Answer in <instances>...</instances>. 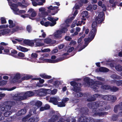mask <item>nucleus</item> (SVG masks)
<instances>
[{"label":"nucleus","mask_w":122,"mask_h":122,"mask_svg":"<svg viewBox=\"0 0 122 122\" xmlns=\"http://www.w3.org/2000/svg\"><path fill=\"white\" fill-rule=\"evenodd\" d=\"M26 29L29 32H30L31 30V26L30 25H28L26 27Z\"/></svg>","instance_id":"55"},{"label":"nucleus","mask_w":122,"mask_h":122,"mask_svg":"<svg viewBox=\"0 0 122 122\" xmlns=\"http://www.w3.org/2000/svg\"><path fill=\"white\" fill-rule=\"evenodd\" d=\"M26 112L25 109H23L19 111L17 113L18 116H20L25 114Z\"/></svg>","instance_id":"18"},{"label":"nucleus","mask_w":122,"mask_h":122,"mask_svg":"<svg viewBox=\"0 0 122 122\" xmlns=\"http://www.w3.org/2000/svg\"><path fill=\"white\" fill-rule=\"evenodd\" d=\"M34 93L31 91L25 92H21L15 95L13 97V99L17 101H20L26 99L28 97L32 96Z\"/></svg>","instance_id":"2"},{"label":"nucleus","mask_w":122,"mask_h":122,"mask_svg":"<svg viewBox=\"0 0 122 122\" xmlns=\"http://www.w3.org/2000/svg\"><path fill=\"white\" fill-rule=\"evenodd\" d=\"M4 104L5 105V107H3V106L0 104V110L2 111H6L10 110L11 106L15 104L14 102L10 101H8L5 102Z\"/></svg>","instance_id":"5"},{"label":"nucleus","mask_w":122,"mask_h":122,"mask_svg":"<svg viewBox=\"0 0 122 122\" xmlns=\"http://www.w3.org/2000/svg\"><path fill=\"white\" fill-rule=\"evenodd\" d=\"M56 24V23L55 22L54 24H53L52 23H51L50 21H47L45 22L44 24V25L46 26H47L49 25L51 26H53Z\"/></svg>","instance_id":"28"},{"label":"nucleus","mask_w":122,"mask_h":122,"mask_svg":"<svg viewBox=\"0 0 122 122\" xmlns=\"http://www.w3.org/2000/svg\"><path fill=\"white\" fill-rule=\"evenodd\" d=\"M57 90L56 89H54L52 91H51V94L52 95H54L57 92Z\"/></svg>","instance_id":"56"},{"label":"nucleus","mask_w":122,"mask_h":122,"mask_svg":"<svg viewBox=\"0 0 122 122\" xmlns=\"http://www.w3.org/2000/svg\"><path fill=\"white\" fill-rule=\"evenodd\" d=\"M1 22L2 24L5 23H6V21L5 18L4 17L1 18Z\"/></svg>","instance_id":"57"},{"label":"nucleus","mask_w":122,"mask_h":122,"mask_svg":"<svg viewBox=\"0 0 122 122\" xmlns=\"http://www.w3.org/2000/svg\"><path fill=\"white\" fill-rule=\"evenodd\" d=\"M37 109L36 107H33V108L31 109L30 110L31 111L33 112L34 113H36V111Z\"/></svg>","instance_id":"52"},{"label":"nucleus","mask_w":122,"mask_h":122,"mask_svg":"<svg viewBox=\"0 0 122 122\" xmlns=\"http://www.w3.org/2000/svg\"><path fill=\"white\" fill-rule=\"evenodd\" d=\"M111 107L110 105H107V104L103 108H100L99 110L102 111L105 110H107L109 109H110Z\"/></svg>","instance_id":"24"},{"label":"nucleus","mask_w":122,"mask_h":122,"mask_svg":"<svg viewBox=\"0 0 122 122\" xmlns=\"http://www.w3.org/2000/svg\"><path fill=\"white\" fill-rule=\"evenodd\" d=\"M42 102L40 101H37L35 103L36 106H37L38 107H41L42 105Z\"/></svg>","instance_id":"43"},{"label":"nucleus","mask_w":122,"mask_h":122,"mask_svg":"<svg viewBox=\"0 0 122 122\" xmlns=\"http://www.w3.org/2000/svg\"><path fill=\"white\" fill-rule=\"evenodd\" d=\"M99 96V95L98 94H95L93 96H91L90 98H88L87 101L88 102H91L95 101L96 100V98Z\"/></svg>","instance_id":"13"},{"label":"nucleus","mask_w":122,"mask_h":122,"mask_svg":"<svg viewBox=\"0 0 122 122\" xmlns=\"http://www.w3.org/2000/svg\"><path fill=\"white\" fill-rule=\"evenodd\" d=\"M47 19L48 20L51 21L52 24H53L55 22L56 23V21L58 20V18H57L56 19H54L52 17H48Z\"/></svg>","instance_id":"27"},{"label":"nucleus","mask_w":122,"mask_h":122,"mask_svg":"<svg viewBox=\"0 0 122 122\" xmlns=\"http://www.w3.org/2000/svg\"><path fill=\"white\" fill-rule=\"evenodd\" d=\"M94 122H103V121L102 119H95L94 120Z\"/></svg>","instance_id":"64"},{"label":"nucleus","mask_w":122,"mask_h":122,"mask_svg":"<svg viewBox=\"0 0 122 122\" xmlns=\"http://www.w3.org/2000/svg\"><path fill=\"white\" fill-rule=\"evenodd\" d=\"M88 111V110L86 107H84L81 108L80 112L82 114L86 115Z\"/></svg>","instance_id":"17"},{"label":"nucleus","mask_w":122,"mask_h":122,"mask_svg":"<svg viewBox=\"0 0 122 122\" xmlns=\"http://www.w3.org/2000/svg\"><path fill=\"white\" fill-rule=\"evenodd\" d=\"M102 88L106 90L110 89L111 91L113 92H116L119 90V88L116 86H113L111 87L107 85H105L102 86Z\"/></svg>","instance_id":"8"},{"label":"nucleus","mask_w":122,"mask_h":122,"mask_svg":"<svg viewBox=\"0 0 122 122\" xmlns=\"http://www.w3.org/2000/svg\"><path fill=\"white\" fill-rule=\"evenodd\" d=\"M92 34H91V31L90 33V35L91 37V38H85L84 39L85 44V45L83 46V47L81 49L80 48L79 51H80L81 50L84 48L86 47L88 44L89 43L92 41L94 38H93L92 37Z\"/></svg>","instance_id":"9"},{"label":"nucleus","mask_w":122,"mask_h":122,"mask_svg":"<svg viewBox=\"0 0 122 122\" xmlns=\"http://www.w3.org/2000/svg\"><path fill=\"white\" fill-rule=\"evenodd\" d=\"M31 116V114H29L23 118L22 121L23 122H25L28 121L29 118Z\"/></svg>","instance_id":"29"},{"label":"nucleus","mask_w":122,"mask_h":122,"mask_svg":"<svg viewBox=\"0 0 122 122\" xmlns=\"http://www.w3.org/2000/svg\"><path fill=\"white\" fill-rule=\"evenodd\" d=\"M94 102L90 103L88 104V106L90 109H92V115L95 116H103L104 115H107L108 114V112H101L99 111V109L96 108V107L94 106L93 105Z\"/></svg>","instance_id":"4"},{"label":"nucleus","mask_w":122,"mask_h":122,"mask_svg":"<svg viewBox=\"0 0 122 122\" xmlns=\"http://www.w3.org/2000/svg\"><path fill=\"white\" fill-rule=\"evenodd\" d=\"M23 28L21 27H19L18 26H16L15 28H13L11 30V32L12 33L16 31L19 30H22Z\"/></svg>","instance_id":"23"},{"label":"nucleus","mask_w":122,"mask_h":122,"mask_svg":"<svg viewBox=\"0 0 122 122\" xmlns=\"http://www.w3.org/2000/svg\"><path fill=\"white\" fill-rule=\"evenodd\" d=\"M23 42L25 44L30 46H32L34 45V43L33 41L29 40H24Z\"/></svg>","instance_id":"20"},{"label":"nucleus","mask_w":122,"mask_h":122,"mask_svg":"<svg viewBox=\"0 0 122 122\" xmlns=\"http://www.w3.org/2000/svg\"><path fill=\"white\" fill-rule=\"evenodd\" d=\"M70 84L72 86H73V89H72V90L74 89V87H78L77 86H80L81 85V84L80 83H77L76 82L74 81L71 82ZM78 87H79L78 86Z\"/></svg>","instance_id":"25"},{"label":"nucleus","mask_w":122,"mask_h":122,"mask_svg":"<svg viewBox=\"0 0 122 122\" xmlns=\"http://www.w3.org/2000/svg\"><path fill=\"white\" fill-rule=\"evenodd\" d=\"M46 10V9L44 7H42L39 9V12H42V13H45L46 15H47V12H44V11H45Z\"/></svg>","instance_id":"38"},{"label":"nucleus","mask_w":122,"mask_h":122,"mask_svg":"<svg viewBox=\"0 0 122 122\" xmlns=\"http://www.w3.org/2000/svg\"><path fill=\"white\" fill-rule=\"evenodd\" d=\"M16 88V87L15 86L13 87L10 89L7 88H0V90H7L9 91H11L15 89Z\"/></svg>","instance_id":"30"},{"label":"nucleus","mask_w":122,"mask_h":122,"mask_svg":"<svg viewBox=\"0 0 122 122\" xmlns=\"http://www.w3.org/2000/svg\"><path fill=\"white\" fill-rule=\"evenodd\" d=\"M84 81L86 83L89 87L92 88L95 92H98L97 89L99 88L98 85H102V83L100 81H94L93 80L88 77H86L84 79Z\"/></svg>","instance_id":"3"},{"label":"nucleus","mask_w":122,"mask_h":122,"mask_svg":"<svg viewBox=\"0 0 122 122\" xmlns=\"http://www.w3.org/2000/svg\"><path fill=\"white\" fill-rule=\"evenodd\" d=\"M17 53V51L15 50H13L11 52V55L13 56H14Z\"/></svg>","instance_id":"53"},{"label":"nucleus","mask_w":122,"mask_h":122,"mask_svg":"<svg viewBox=\"0 0 122 122\" xmlns=\"http://www.w3.org/2000/svg\"><path fill=\"white\" fill-rule=\"evenodd\" d=\"M107 104V102L105 101H97L94 102L93 105L97 108L100 106L103 107L105 106Z\"/></svg>","instance_id":"10"},{"label":"nucleus","mask_w":122,"mask_h":122,"mask_svg":"<svg viewBox=\"0 0 122 122\" xmlns=\"http://www.w3.org/2000/svg\"><path fill=\"white\" fill-rule=\"evenodd\" d=\"M104 15L103 12H102L100 13L98 16L95 19L96 21L93 22L92 25V29L91 31V34H92V37L94 38L96 33L97 30V24L100 23L104 20L103 16Z\"/></svg>","instance_id":"1"},{"label":"nucleus","mask_w":122,"mask_h":122,"mask_svg":"<svg viewBox=\"0 0 122 122\" xmlns=\"http://www.w3.org/2000/svg\"><path fill=\"white\" fill-rule=\"evenodd\" d=\"M60 30L61 31L62 33H66L68 30L67 28L66 27H63Z\"/></svg>","instance_id":"45"},{"label":"nucleus","mask_w":122,"mask_h":122,"mask_svg":"<svg viewBox=\"0 0 122 122\" xmlns=\"http://www.w3.org/2000/svg\"><path fill=\"white\" fill-rule=\"evenodd\" d=\"M117 116L116 115H114L112 117V119L113 121H116L117 119Z\"/></svg>","instance_id":"51"},{"label":"nucleus","mask_w":122,"mask_h":122,"mask_svg":"<svg viewBox=\"0 0 122 122\" xmlns=\"http://www.w3.org/2000/svg\"><path fill=\"white\" fill-rule=\"evenodd\" d=\"M62 32L60 30H58L56 31V32H55L54 34V36L56 38L59 39H60L61 38L62 36L61 34Z\"/></svg>","instance_id":"14"},{"label":"nucleus","mask_w":122,"mask_h":122,"mask_svg":"<svg viewBox=\"0 0 122 122\" xmlns=\"http://www.w3.org/2000/svg\"><path fill=\"white\" fill-rule=\"evenodd\" d=\"M37 55L36 53H33L31 55L32 58H36L37 57Z\"/></svg>","instance_id":"62"},{"label":"nucleus","mask_w":122,"mask_h":122,"mask_svg":"<svg viewBox=\"0 0 122 122\" xmlns=\"http://www.w3.org/2000/svg\"><path fill=\"white\" fill-rule=\"evenodd\" d=\"M112 82L114 83H115L118 86H122V80H113L112 81Z\"/></svg>","instance_id":"26"},{"label":"nucleus","mask_w":122,"mask_h":122,"mask_svg":"<svg viewBox=\"0 0 122 122\" xmlns=\"http://www.w3.org/2000/svg\"><path fill=\"white\" fill-rule=\"evenodd\" d=\"M96 78L98 80L101 81H104L105 80L104 79L101 77H97Z\"/></svg>","instance_id":"58"},{"label":"nucleus","mask_w":122,"mask_h":122,"mask_svg":"<svg viewBox=\"0 0 122 122\" xmlns=\"http://www.w3.org/2000/svg\"><path fill=\"white\" fill-rule=\"evenodd\" d=\"M108 95H105L102 97V98L103 100H108Z\"/></svg>","instance_id":"60"},{"label":"nucleus","mask_w":122,"mask_h":122,"mask_svg":"<svg viewBox=\"0 0 122 122\" xmlns=\"http://www.w3.org/2000/svg\"><path fill=\"white\" fill-rule=\"evenodd\" d=\"M53 85L55 86V87H58L60 84H61V82L59 81H54V83H53Z\"/></svg>","instance_id":"32"},{"label":"nucleus","mask_w":122,"mask_h":122,"mask_svg":"<svg viewBox=\"0 0 122 122\" xmlns=\"http://www.w3.org/2000/svg\"><path fill=\"white\" fill-rule=\"evenodd\" d=\"M116 70L118 71H121L122 70V66L120 65H117L115 67Z\"/></svg>","instance_id":"37"},{"label":"nucleus","mask_w":122,"mask_h":122,"mask_svg":"<svg viewBox=\"0 0 122 122\" xmlns=\"http://www.w3.org/2000/svg\"><path fill=\"white\" fill-rule=\"evenodd\" d=\"M88 15V12L86 11H85L83 12L81 14V15L83 18L85 17H86Z\"/></svg>","instance_id":"34"},{"label":"nucleus","mask_w":122,"mask_h":122,"mask_svg":"<svg viewBox=\"0 0 122 122\" xmlns=\"http://www.w3.org/2000/svg\"><path fill=\"white\" fill-rule=\"evenodd\" d=\"M7 81L3 80L0 82V86H3L6 85L7 83Z\"/></svg>","instance_id":"49"},{"label":"nucleus","mask_w":122,"mask_h":122,"mask_svg":"<svg viewBox=\"0 0 122 122\" xmlns=\"http://www.w3.org/2000/svg\"><path fill=\"white\" fill-rule=\"evenodd\" d=\"M41 76L42 78H47L48 79H50L51 78V76H49L45 75L44 74L41 75Z\"/></svg>","instance_id":"46"},{"label":"nucleus","mask_w":122,"mask_h":122,"mask_svg":"<svg viewBox=\"0 0 122 122\" xmlns=\"http://www.w3.org/2000/svg\"><path fill=\"white\" fill-rule=\"evenodd\" d=\"M58 7L56 6L53 7L52 6H50V7H47L48 9L51 10H56L58 9Z\"/></svg>","instance_id":"48"},{"label":"nucleus","mask_w":122,"mask_h":122,"mask_svg":"<svg viewBox=\"0 0 122 122\" xmlns=\"http://www.w3.org/2000/svg\"><path fill=\"white\" fill-rule=\"evenodd\" d=\"M49 89H46L43 88L41 89L37 90H35V92L39 96H45L48 94L47 91H50Z\"/></svg>","instance_id":"6"},{"label":"nucleus","mask_w":122,"mask_h":122,"mask_svg":"<svg viewBox=\"0 0 122 122\" xmlns=\"http://www.w3.org/2000/svg\"><path fill=\"white\" fill-rule=\"evenodd\" d=\"M8 26V25H3L0 26V28H5L7 27Z\"/></svg>","instance_id":"61"},{"label":"nucleus","mask_w":122,"mask_h":122,"mask_svg":"<svg viewBox=\"0 0 122 122\" xmlns=\"http://www.w3.org/2000/svg\"><path fill=\"white\" fill-rule=\"evenodd\" d=\"M64 59L63 57H61L55 60H53L51 59H47L45 60L46 62H48L54 63L63 60Z\"/></svg>","instance_id":"12"},{"label":"nucleus","mask_w":122,"mask_h":122,"mask_svg":"<svg viewBox=\"0 0 122 122\" xmlns=\"http://www.w3.org/2000/svg\"><path fill=\"white\" fill-rule=\"evenodd\" d=\"M34 79L35 80H39V82L40 83H43L44 82V80L42 79H41V78H34Z\"/></svg>","instance_id":"50"},{"label":"nucleus","mask_w":122,"mask_h":122,"mask_svg":"<svg viewBox=\"0 0 122 122\" xmlns=\"http://www.w3.org/2000/svg\"><path fill=\"white\" fill-rule=\"evenodd\" d=\"M9 4L12 7V8H17L18 7V5L14 3L12 4L10 2L9 3Z\"/></svg>","instance_id":"39"},{"label":"nucleus","mask_w":122,"mask_h":122,"mask_svg":"<svg viewBox=\"0 0 122 122\" xmlns=\"http://www.w3.org/2000/svg\"><path fill=\"white\" fill-rule=\"evenodd\" d=\"M99 70L100 71L103 72H106L108 71H109V69H108L103 67L100 68Z\"/></svg>","instance_id":"35"},{"label":"nucleus","mask_w":122,"mask_h":122,"mask_svg":"<svg viewBox=\"0 0 122 122\" xmlns=\"http://www.w3.org/2000/svg\"><path fill=\"white\" fill-rule=\"evenodd\" d=\"M110 77L111 78L114 79L119 80L122 79V77L121 76L116 74L112 75Z\"/></svg>","instance_id":"21"},{"label":"nucleus","mask_w":122,"mask_h":122,"mask_svg":"<svg viewBox=\"0 0 122 122\" xmlns=\"http://www.w3.org/2000/svg\"><path fill=\"white\" fill-rule=\"evenodd\" d=\"M12 118L10 117L7 118L6 120L5 121L2 122H12Z\"/></svg>","instance_id":"47"},{"label":"nucleus","mask_w":122,"mask_h":122,"mask_svg":"<svg viewBox=\"0 0 122 122\" xmlns=\"http://www.w3.org/2000/svg\"><path fill=\"white\" fill-rule=\"evenodd\" d=\"M36 15V12L35 11L32 13L31 15L32 17H34Z\"/></svg>","instance_id":"59"},{"label":"nucleus","mask_w":122,"mask_h":122,"mask_svg":"<svg viewBox=\"0 0 122 122\" xmlns=\"http://www.w3.org/2000/svg\"><path fill=\"white\" fill-rule=\"evenodd\" d=\"M18 55L19 56L22 57H24L25 56L24 54L22 52H20L18 53Z\"/></svg>","instance_id":"63"},{"label":"nucleus","mask_w":122,"mask_h":122,"mask_svg":"<svg viewBox=\"0 0 122 122\" xmlns=\"http://www.w3.org/2000/svg\"><path fill=\"white\" fill-rule=\"evenodd\" d=\"M122 110V102L120 103L119 104L116 105L114 108V111L115 113L118 112L119 109Z\"/></svg>","instance_id":"11"},{"label":"nucleus","mask_w":122,"mask_h":122,"mask_svg":"<svg viewBox=\"0 0 122 122\" xmlns=\"http://www.w3.org/2000/svg\"><path fill=\"white\" fill-rule=\"evenodd\" d=\"M20 74L18 73L16 74L14 78L12 80V81L13 82H16L20 78Z\"/></svg>","instance_id":"22"},{"label":"nucleus","mask_w":122,"mask_h":122,"mask_svg":"<svg viewBox=\"0 0 122 122\" xmlns=\"http://www.w3.org/2000/svg\"><path fill=\"white\" fill-rule=\"evenodd\" d=\"M12 113V112L10 111H8L5 112L4 114V116L5 117H8Z\"/></svg>","instance_id":"42"},{"label":"nucleus","mask_w":122,"mask_h":122,"mask_svg":"<svg viewBox=\"0 0 122 122\" xmlns=\"http://www.w3.org/2000/svg\"><path fill=\"white\" fill-rule=\"evenodd\" d=\"M36 46H43L44 44L42 43L38 42V43H36Z\"/></svg>","instance_id":"54"},{"label":"nucleus","mask_w":122,"mask_h":122,"mask_svg":"<svg viewBox=\"0 0 122 122\" xmlns=\"http://www.w3.org/2000/svg\"><path fill=\"white\" fill-rule=\"evenodd\" d=\"M108 100H115L117 99L116 97L111 95H108Z\"/></svg>","instance_id":"36"},{"label":"nucleus","mask_w":122,"mask_h":122,"mask_svg":"<svg viewBox=\"0 0 122 122\" xmlns=\"http://www.w3.org/2000/svg\"><path fill=\"white\" fill-rule=\"evenodd\" d=\"M52 40L49 38H46L44 39V42L45 43L48 44L51 42Z\"/></svg>","instance_id":"40"},{"label":"nucleus","mask_w":122,"mask_h":122,"mask_svg":"<svg viewBox=\"0 0 122 122\" xmlns=\"http://www.w3.org/2000/svg\"><path fill=\"white\" fill-rule=\"evenodd\" d=\"M85 122H94V119L90 117H86Z\"/></svg>","instance_id":"33"},{"label":"nucleus","mask_w":122,"mask_h":122,"mask_svg":"<svg viewBox=\"0 0 122 122\" xmlns=\"http://www.w3.org/2000/svg\"><path fill=\"white\" fill-rule=\"evenodd\" d=\"M58 118V116L56 115L53 116L49 120L48 122H55Z\"/></svg>","instance_id":"15"},{"label":"nucleus","mask_w":122,"mask_h":122,"mask_svg":"<svg viewBox=\"0 0 122 122\" xmlns=\"http://www.w3.org/2000/svg\"><path fill=\"white\" fill-rule=\"evenodd\" d=\"M58 99L56 97H51L50 98L49 102H52L55 105H57L58 104Z\"/></svg>","instance_id":"16"},{"label":"nucleus","mask_w":122,"mask_h":122,"mask_svg":"<svg viewBox=\"0 0 122 122\" xmlns=\"http://www.w3.org/2000/svg\"><path fill=\"white\" fill-rule=\"evenodd\" d=\"M58 107H64L65 106V104L62 101L61 102H58V104H57Z\"/></svg>","instance_id":"41"},{"label":"nucleus","mask_w":122,"mask_h":122,"mask_svg":"<svg viewBox=\"0 0 122 122\" xmlns=\"http://www.w3.org/2000/svg\"><path fill=\"white\" fill-rule=\"evenodd\" d=\"M18 48L20 50L22 51L23 52H25L28 51V49L27 48L22 47L20 46H19Z\"/></svg>","instance_id":"44"},{"label":"nucleus","mask_w":122,"mask_h":122,"mask_svg":"<svg viewBox=\"0 0 122 122\" xmlns=\"http://www.w3.org/2000/svg\"><path fill=\"white\" fill-rule=\"evenodd\" d=\"M10 32V30L9 29H3L0 30L1 36V35H4L5 34L9 33Z\"/></svg>","instance_id":"19"},{"label":"nucleus","mask_w":122,"mask_h":122,"mask_svg":"<svg viewBox=\"0 0 122 122\" xmlns=\"http://www.w3.org/2000/svg\"><path fill=\"white\" fill-rule=\"evenodd\" d=\"M85 119L86 117L84 116H82L79 118L78 121L79 122H85Z\"/></svg>","instance_id":"31"},{"label":"nucleus","mask_w":122,"mask_h":122,"mask_svg":"<svg viewBox=\"0 0 122 122\" xmlns=\"http://www.w3.org/2000/svg\"><path fill=\"white\" fill-rule=\"evenodd\" d=\"M72 90L75 92L73 93L75 97H80L83 96V94L81 92H79L80 90L79 87H74V89Z\"/></svg>","instance_id":"7"}]
</instances>
